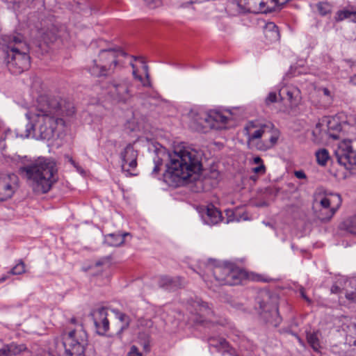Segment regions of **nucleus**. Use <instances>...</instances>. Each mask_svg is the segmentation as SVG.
Segmentation results:
<instances>
[{
	"mask_svg": "<svg viewBox=\"0 0 356 356\" xmlns=\"http://www.w3.org/2000/svg\"><path fill=\"white\" fill-rule=\"evenodd\" d=\"M140 61L143 64V70L145 73V78L143 79L141 76H139L137 74V70L136 68V66L134 63H131V65L133 68V76H134V78L136 79H138L140 82H141V83L143 84V86H147L149 84V74H148V72H147V65H146L144 63H143V60L142 59H140Z\"/></svg>",
	"mask_w": 356,
	"mask_h": 356,
	"instance_id": "obj_28",
	"label": "nucleus"
},
{
	"mask_svg": "<svg viewBox=\"0 0 356 356\" xmlns=\"http://www.w3.org/2000/svg\"><path fill=\"white\" fill-rule=\"evenodd\" d=\"M62 340L65 356H84L88 335L81 325L77 324L74 328L65 330Z\"/></svg>",
	"mask_w": 356,
	"mask_h": 356,
	"instance_id": "obj_8",
	"label": "nucleus"
},
{
	"mask_svg": "<svg viewBox=\"0 0 356 356\" xmlns=\"http://www.w3.org/2000/svg\"><path fill=\"white\" fill-rule=\"evenodd\" d=\"M318 13L321 15H325L330 12L331 6L329 3L325 2H320L316 4Z\"/></svg>",
	"mask_w": 356,
	"mask_h": 356,
	"instance_id": "obj_33",
	"label": "nucleus"
},
{
	"mask_svg": "<svg viewBox=\"0 0 356 356\" xmlns=\"http://www.w3.org/2000/svg\"><path fill=\"white\" fill-rule=\"evenodd\" d=\"M209 343L211 346L218 349L226 350L228 348L227 341L222 337H211L209 339Z\"/></svg>",
	"mask_w": 356,
	"mask_h": 356,
	"instance_id": "obj_31",
	"label": "nucleus"
},
{
	"mask_svg": "<svg viewBox=\"0 0 356 356\" xmlns=\"http://www.w3.org/2000/svg\"><path fill=\"white\" fill-rule=\"evenodd\" d=\"M335 154L339 163L350 174L356 173V152L353 150L350 140H343L340 142Z\"/></svg>",
	"mask_w": 356,
	"mask_h": 356,
	"instance_id": "obj_9",
	"label": "nucleus"
},
{
	"mask_svg": "<svg viewBox=\"0 0 356 356\" xmlns=\"http://www.w3.org/2000/svg\"><path fill=\"white\" fill-rule=\"evenodd\" d=\"M123 56V51L118 49H102L97 57L88 64L87 70L96 77L109 76L114 73Z\"/></svg>",
	"mask_w": 356,
	"mask_h": 356,
	"instance_id": "obj_7",
	"label": "nucleus"
},
{
	"mask_svg": "<svg viewBox=\"0 0 356 356\" xmlns=\"http://www.w3.org/2000/svg\"><path fill=\"white\" fill-rule=\"evenodd\" d=\"M342 204L339 193L329 192L319 188L313 195L312 211L321 221H329L337 213Z\"/></svg>",
	"mask_w": 356,
	"mask_h": 356,
	"instance_id": "obj_6",
	"label": "nucleus"
},
{
	"mask_svg": "<svg viewBox=\"0 0 356 356\" xmlns=\"http://www.w3.org/2000/svg\"><path fill=\"white\" fill-rule=\"evenodd\" d=\"M281 92H285L288 100L291 104H296L300 100V90L295 87H287L280 90V95H282Z\"/></svg>",
	"mask_w": 356,
	"mask_h": 356,
	"instance_id": "obj_25",
	"label": "nucleus"
},
{
	"mask_svg": "<svg viewBox=\"0 0 356 356\" xmlns=\"http://www.w3.org/2000/svg\"><path fill=\"white\" fill-rule=\"evenodd\" d=\"M197 313L200 317V321H212L211 317L213 314V311L204 302H197Z\"/></svg>",
	"mask_w": 356,
	"mask_h": 356,
	"instance_id": "obj_22",
	"label": "nucleus"
},
{
	"mask_svg": "<svg viewBox=\"0 0 356 356\" xmlns=\"http://www.w3.org/2000/svg\"><path fill=\"white\" fill-rule=\"evenodd\" d=\"M205 122V128L220 129L227 122V118L221 112L217 111H211L202 118Z\"/></svg>",
	"mask_w": 356,
	"mask_h": 356,
	"instance_id": "obj_16",
	"label": "nucleus"
},
{
	"mask_svg": "<svg viewBox=\"0 0 356 356\" xmlns=\"http://www.w3.org/2000/svg\"><path fill=\"white\" fill-rule=\"evenodd\" d=\"M203 218L207 224L213 225L218 223L221 220V213L213 206H210L207 207Z\"/></svg>",
	"mask_w": 356,
	"mask_h": 356,
	"instance_id": "obj_20",
	"label": "nucleus"
},
{
	"mask_svg": "<svg viewBox=\"0 0 356 356\" xmlns=\"http://www.w3.org/2000/svg\"><path fill=\"white\" fill-rule=\"evenodd\" d=\"M131 83L127 79H113L108 86V94L118 103H127L132 98Z\"/></svg>",
	"mask_w": 356,
	"mask_h": 356,
	"instance_id": "obj_10",
	"label": "nucleus"
},
{
	"mask_svg": "<svg viewBox=\"0 0 356 356\" xmlns=\"http://www.w3.org/2000/svg\"><path fill=\"white\" fill-rule=\"evenodd\" d=\"M327 136L333 139H339L342 137L341 125L338 119L335 118L324 117Z\"/></svg>",
	"mask_w": 356,
	"mask_h": 356,
	"instance_id": "obj_18",
	"label": "nucleus"
},
{
	"mask_svg": "<svg viewBox=\"0 0 356 356\" xmlns=\"http://www.w3.org/2000/svg\"><path fill=\"white\" fill-rule=\"evenodd\" d=\"M264 34L268 42L279 40L280 33L277 26L273 22H268L264 27Z\"/></svg>",
	"mask_w": 356,
	"mask_h": 356,
	"instance_id": "obj_19",
	"label": "nucleus"
},
{
	"mask_svg": "<svg viewBox=\"0 0 356 356\" xmlns=\"http://www.w3.org/2000/svg\"><path fill=\"white\" fill-rule=\"evenodd\" d=\"M345 296L349 300L356 303V279L348 280L345 283Z\"/></svg>",
	"mask_w": 356,
	"mask_h": 356,
	"instance_id": "obj_24",
	"label": "nucleus"
},
{
	"mask_svg": "<svg viewBox=\"0 0 356 356\" xmlns=\"http://www.w3.org/2000/svg\"><path fill=\"white\" fill-rule=\"evenodd\" d=\"M71 322H72V323H75L76 320H75L74 318H72V319H71Z\"/></svg>",
	"mask_w": 356,
	"mask_h": 356,
	"instance_id": "obj_52",
	"label": "nucleus"
},
{
	"mask_svg": "<svg viewBox=\"0 0 356 356\" xmlns=\"http://www.w3.org/2000/svg\"><path fill=\"white\" fill-rule=\"evenodd\" d=\"M319 332H308L307 334V339L309 344L315 351H318L321 348L319 341Z\"/></svg>",
	"mask_w": 356,
	"mask_h": 356,
	"instance_id": "obj_30",
	"label": "nucleus"
},
{
	"mask_svg": "<svg viewBox=\"0 0 356 356\" xmlns=\"http://www.w3.org/2000/svg\"><path fill=\"white\" fill-rule=\"evenodd\" d=\"M253 163L259 165L261 163H263V161L259 156H256L253 159Z\"/></svg>",
	"mask_w": 356,
	"mask_h": 356,
	"instance_id": "obj_44",
	"label": "nucleus"
},
{
	"mask_svg": "<svg viewBox=\"0 0 356 356\" xmlns=\"http://www.w3.org/2000/svg\"><path fill=\"white\" fill-rule=\"evenodd\" d=\"M277 100V96L276 92H270L265 99L266 104L269 105L272 103L276 102Z\"/></svg>",
	"mask_w": 356,
	"mask_h": 356,
	"instance_id": "obj_38",
	"label": "nucleus"
},
{
	"mask_svg": "<svg viewBox=\"0 0 356 356\" xmlns=\"http://www.w3.org/2000/svg\"><path fill=\"white\" fill-rule=\"evenodd\" d=\"M249 145H255L257 149L266 151L277 143L280 132L271 122L250 121L244 128Z\"/></svg>",
	"mask_w": 356,
	"mask_h": 356,
	"instance_id": "obj_5",
	"label": "nucleus"
},
{
	"mask_svg": "<svg viewBox=\"0 0 356 356\" xmlns=\"http://www.w3.org/2000/svg\"><path fill=\"white\" fill-rule=\"evenodd\" d=\"M349 19L351 22L356 23V11H350Z\"/></svg>",
	"mask_w": 356,
	"mask_h": 356,
	"instance_id": "obj_43",
	"label": "nucleus"
},
{
	"mask_svg": "<svg viewBox=\"0 0 356 356\" xmlns=\"http://www.w3.org/2000/svg\"><path fill=\"white\" fill-rule=\"evenodd\" d=\"M350 82L356 86V74L353 75L351 78H350Z\"/></svg>",
	"mask_w": 356,
	"mask_h": 356,
	"instance_id": "obj_48",
	"label": "nucleus"
},
{
	"mask_svg": "<svg viewBox=\"0 0 356 356\" xmlns=\"http://www.w3.org/2000/svg\"><path fill=\"white\" fill-rule=\"evenodd\" d=\"M127 356H142V354L139 352L136 346H132Z\"/></svg>",
	"mask_w": 356,
	"mask_h": 356,
	"instance_id": "obj_40",
	"label": "nucleus"
},
{
	"mask_svg": "<svg viewBox=\"0 0 356 356\" xmlns=\"http://www.w3.org/2000/svg\"><path fill=\"white\" fill-rule=\"evenodd\" d=\"M169 158L165 178L175 185L188 180L200 170L198 153L182 143L174 147L172 152L169 154Z\"/></svg>",
	"mask_w": 356,
	"mask_h": 356,
	"instance_id": "obj_2",
	"label": "nucleus"
},
{
	"mask_svg": "<svg viewBox=\"0 0 356 356\" xmlns=\"http://www.w3.org/2000/svg\"><path fill=\"white\" fill-rule=\"evenodd\" d=\"M350 11L351 10H346V9L339 10L336 13V16H335L336 21L341 22V21H343L344 19H349L350 18Z\"/></svg>",
	"mask_w": 356,
	"mask_h": 356,
	"instance_id": "obj_35",
	"label": "nucleus"
},
{
	"mask_svg": "<svg viewBox=\"0 0 356 356\" xmlns=\"http://www.w3.org/2000/svg\"><path fill=\"white\" fill-rule=\"evenodd\" d=\"M201 120H202V122H200V124H202V127H203V129H203V131H205V129H206L207 128H205L204 126L206 124H205V122H204V121L203 120H202V119H201Z\"/></svg>",
	"mask_w": 356,
	"mask_h": 356,
	"instance_id": "obj_51",
	"label": "nucleus"
},
{
	"mask_svg": "<svg viewBox=\"0 0 356 356\" xmlns=\"http://www.w3.org/2000/svg\"><path fill=\"white\" fill-rule=\"evenodd\" d=\"M34 193L44 194L51 188L57 181V168L54 160L39 157L31 163L21 168Z\"/></svg>",
	"mask_w": 356,
	"mask_h": 356,
	"instance_id": "obj_4",
	"label": "nucleus"
},
{
	"mask_svg": "<svg viewBox=\"0 0 356 356\" xmlns=\"http://www.w3.org/2000/svg\"><path fill=\"white\" fill-rule=\"evenodd\" d=\"M117 315L118 318L122 323L120 325V330L123 331L129 327L130 324V318L129 316L123 313H118Z\"/></svg>",
	"mask_w": 356,
	"mask_h": 356,
	"instance_id": "obj_32",
	"label": "nucleus"
},
{
	"mask_svg": "<svg viewBox=\"0 0 356 356\" xmlns=\"http://www.w3.org/2000/svg\"><path fill=\"white\" fill-rule=\"evenodd\" d=\"M8 3H17L21 2L22 0H5ZM27 2H32L33 0H26Z\"/></svg>",
	"mask_w": 356,
	"mask_h": 356,
	"instance_id": "obj_46",
	"label": "nucleus"
},
{
	"mask_svg": "<svg viewBox=\"0 0 356 356\" xmlns=\"http://www.w3.org/2000/svg\"><path fill=\"white\" fill-rule=\"evenodd\" d=\"M252 172L256 174L264 175L266 172V167L264 163H261V165H258L257 167L253 168Z\"/></svg>",
	"mask_w": 356,
	"mask_h": 356,
	"instance_id": "obj_39",
	"label": "nucleus"
},
{
	"mask_svg": "<svg viewBox=\"0 0 356 356\" xmlns=\"http://www.w3.org/2000/svg\"><path fill=\"white\" fill-rule=\"evenodd\" d=\"M207 273H211L218 284L224 285L227 280L229 270V264L215 265L208 264L207 265Z\"/></svg>",
	"mask_w": 356,
	"mask_h": 356,
	"instance_id": "obj_15",
	"label": "nucleus"
},
{
	"mask_svg": "<svg viewBox=\"0 0 356 356\" xmlns=\"http://www.w3.org/2000/svg\"><path fill=\"white\" fill-rule=\"evenodd\" d=\"M323 94L326 96H330V91L326 88H324L323 89Z\"/></svg>",
	"mask_w": 356,
	"mask_h": 356,
	"instance_id": "obj_47",
	"label": "nucleus"
},
{
	"mask_svg": "<svg viewBox=\"0 0 356 356\" xmlns=\"http://www.w3.org/2000/svg\"><path fill=\"white\" fill-rule=\"evenodd\" d=\"M0 356H8V350L6 344L0 348Z\"/></svg>",
	"mask_w": 356,
	"mask_h": 356,
	"instance_id": "obj_42",
	"label": "nucleus"
},
{
	"mask_svg": "<svg viewBox=\"0 0 356 356\" xmlns=\"http://www.w3.org/2000/svg\"><path fill=\"white\" fill-rule=\"evenodd\" d=\"M229 270L225 284L236 285L240 284L243 279H248L256 282H268V280L264 278L261 275L251 273L248 274L246 271L229 264Z\"/></svg>",
	"mask_w": 356,
	"mask_h": 356,
	"instance_id": "obj_11",
	"label": "nucleus"
},
{
	"mask_svg": "<svg viewBox=\"0 0 356 356\" xmlns=\"http://www.w3.org/2000/svg\"><path fill=\"white\" fill-rule=\"evenodd\" d=\"M122 159V168L124 171L131 172L137 166L138 153L133 145H128L120 154Z\"/></svg>",
	"mask_w": 356,
	"mask_h": 356,
	"instance_id": "obj_13",
	"label": "nucleus"
},
{
	"mask_svg": "<svg viewBox=\"0 0 356 356\" xmlns=\"http://www.w3.org/2000/svg\"><path fill=\"white\" fill-rule=\"evenodd\" d=\"M8 356H17L22 353L28 352L29 350L26 346L24 343L18 344L15 342H12L6 344Z\"/></svg>",
	"mask_w": 356,
	"mask_h": 356,
	"instance_id": "obj_26",
	"label": "nucleus"
},
{
	"mask_svg": "<svg viewBox=\"0 0 356 356\" xmlns=\"http://www.w3.org/2000/svg\"><path fill=\"white\" fill-rule=\"evenodd\" d=\"M129 235L128 233L121 234H110L106 236L105 241L110 246H119L124 241V237Z\"/></svg>",
	"mask_w": 356,
	"mask_h": 356,
	"instance_id": "obj_27",
	"label": "nucleus"
},
{
	"mask_svg": "<svg viewBox=\"0 0 356 356\" xmlns=\"http://www.w3.org/2000/svg\"><path fill=\"white\" fill-rule=\"evenodd\" d=\"M17 177L14 175H3L0 177V201L10 198L17 188Z\"/></svg>",
	"mask_w": 356,
	"mask_h": 356,
	"instance_id": "obj_12",
	"label": "nucleus"
},
{
	"mask_svg": "<svg viewBox=\"0 0 356 356\" xmlns=\"http://www.w3.org/2000/svg\"><path fill=\"white\" fill-rule=\"evenodd\" d=\"M24 273H25V264L22 261L16 264L10 271L12 275H21Z\"/></svg>",
	"mask_w": 356,
	"mask_h": 356,
	"instance_id": "obj_34",
	"label": "nucleus"
},
{
	"mask_svg": "<svg viewBox=\"0 0 356 356\" xmlns=\"http://www.w3.org/2000/svg\"><path fill=\"white\" fill-rule=\"evenodd\" d=\"M301 296L307 302H310L309 298L305 295V290L303 289H300Z\"/></svg>",
	"mask_w": 356,
	"mask_h": 356,
	"instance_id": "obj_45",
	"label": "nucleus"
},
{
	"mask_svg": "<svg viewBox=\"0 0 356 356\" xmlns=\"http://www.w3.org/2000/svg\"><path fill=\"white\" fill-rule=\"evenodd\" d=\"M294 175L298 179L306 178V175L302 170L295 171Z\"/></svg>",
	"mask_w": 356,
	"mask_h": 356,
	"instance_id": "obj_41",
	"label": "nucleus"
},
{
	"mask_svg": "<svg viewBox=\"0 0 356 356\" xmlns=\"http://www.w3.org/2000/svg\"><path fill=\"white\" fill-rule=\"evenodd\" d=\"M289 1L290 0H268L266 2L261 1L259 3V9L261 12L263 13L271 12Z\"/></svg>",
	"mask_w": 356,
	"mask_h": 356,
	"instance_id": "obj_23",
	"label": "nucleus"
},
{
	"mask_svg": "<svg viewBox=\"0 0 356 356\" xmlns=\"http://www.w3.org/2000/svg\"><path fill=\"white\" fill-rule=\"evenodd\" d=\"M0 49L11 73L19 74L31 65L30 47L19 33L4 34L0 37Z\"/></svg>",
	"mask_w": 356,
	"mask_h": 356,
	"instance_id": "obj_3",
	"label": "nucleus"
},
{
	"mask_svg": "<svg viewBox=\"0 0 356 356\" xmlns=\"http://www.w3.org/2000/svg\"><path fill=\"white\" fill-rule=\"evenodd\" d=\"M68 161L74 165L76 166L74 161L72 159V157L67 156Z\"/></svg>",
	"mask_w": 356,
	"mask_h": 356,
	"instance_id": "obj_49",
	"label": "nucleus"
},
{
	"mask_svg": "<svg viewBox=\"0 0 356 356\" xmlns=\"http://www.w3.org/2000/svg\"><path fill=\"white\" fill-rule=\"evenodd\" d=\"M347 229L351 234L356 235V216L350 219Z\"/></svg>",
	"mask_w": 356,
	"mask_h": 356,
	"instance_id": "obj_37",
	"label": "nucleus"
},
{
	"mask_svg": "<svg viewBox=\"0 0 356 356\" xmlns=\"http://www.w3.org/2000/svg\"><path fill=\"white\" fill-rule=\"evenodd\" d=\"M7 279L6 276H3L0 278V283L4 282Z\"/></svg>",
	"mask_w": 356,
	"mask_h": 356,
	"instance_id": "obj_50",
	"label": "nucleus"
},
{
	"mask_svg": "<svg viewBox=\"0 0 356 356\" xmlns=\"http://www.w3.org/2000/svg\"><path fill=\"white\" fill-rule=\"evenodd\" d=\"M174 280L170 277L163 275L159 277V284L161 287H168L172 285Z\"/></svg>",
	"mask_w": 356,
	"mask_h": 356,
	"instance_id": "obj_36",
	"label": "nucleus"
},
{
	"mask_svg": "<svg viewBox=\"0 0 356 356\" xmlns=\"http://www.w3.org/2000/svg\"><path fill=\"white\" fill-rule=\"evenodd\" d=\"M108 313L105 308H99L93 312L94 323L99 334H104L109 329Z\"/></svg>",
	"mask_w": 356,
	"mask_h": 356,
	"instance_id": "obj_17",
	"label": "nucleus"
},
{
	"mask_svg": "<svg viewBox=\"0 0 356 356\" xmlns=\"http://www.w3.org/2000/svg\"><path fill=\"white\" fill-rule=\"evenodd\" d=\"M35 113L26 114L33 122L31 128L33 135L41 139H51L58 126L64 127L65 121L60 115L71 116L74 108L71 104H66L56 98L41 97Z\"/></svg>",
	"mask_w": 356,
	"mask_h": 356,
	"instance_id": "obj_1",
	"label": "nucleus"
},
{
	"mask_svg": "<svg viewBox=\"0 0 356 356\" xmlns=\"http://www.w3.org/2000/svg\"><path fill=\"white\" fill-rule=\"evenodd\" d=\"M259 307L261 310V316L267 323L274 326H277L280 323L281 318L276 305L259 302Z\"/></svg>",
	"mask_w": 356,
	"mask_h": 356,
	"instance_id": "obj_14",
	"label": "nucleus"
},
{
	"mask_svg": "<svg viewBox=\"0 0 356 356\" xmlns=\"http://www.w3.org/2000/svg\"><path fill=\"white\" fill-rule=\"evenodd\" d=\"M315 156L318 164L321 166H325L330 159L328 150L325 148L317 150Z\"/></svg>",
	"mask_w": 356,
	"mask_h": 356,
	"instance_id": "obj_29",
	"label": "nucleus"
},
{
	"mask_svg": "<svg viewBox=\"0 0 356 356\" xmlns=\"http://www.w3.org/2000/svg\"><path fill=\"white\" fill-rule=\"evenodd\" d=\"M325 122H324V118H323L315 126L312 131L314 136V140L315 142H319L328 137L327 132L326 130Z\"/></svg>",
	"mask_w": 356,
	"mask_h": 356,
	"instance_id": "obj_21",
	"label": "nucleus"
}]
</instances>
